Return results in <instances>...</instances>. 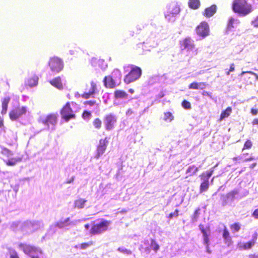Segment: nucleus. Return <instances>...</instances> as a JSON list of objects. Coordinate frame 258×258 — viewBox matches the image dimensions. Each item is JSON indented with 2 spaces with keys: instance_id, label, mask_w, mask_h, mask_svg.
<instances>
[{
  "instance_id": "f257e3e1",
  "label": "nucleus",
  "mask_w": 258,
  "mask_h": 258,
  "mask_svg": "<svg viewBox=\"0 0 258 258\" xmlns=\"http://www.w3.org/2000/svg\"><path fill=\"white\" fill-rule=\"evenodd\" d=\"M58 116V114L55 113L43 115L39 117L38 121L45 126L44 130L53 131L55 130Z\"/></svg>"
},
{
  "instance_id": "f03ea898",
  "label": "nucleus",
  "mask_w": 258,
  "mask_h": 258,
  "mask_svg": "<svg viewBox=\"0 0 258 258\" xmlns=\"http://www.w3.org/2000/svg\"><path fill=\"white\" fill-rule=\"evenodd\" d=\"M232 10L235 13L245 16L252 11V7L247 0H234Z\"/></svg>"
},
{
  "instance_id": "7ed1b4c3",
  "label": "nucleus",
  "mask_w": 258,
  "mask_h": 258,
  "mask_svg": "<svg viewBox=\"0 0 258 258\" xmlns=\"http://www.w3.org/2000/svg\"><path fill=\"white\" fill-rule=\"evenodd\" d=\"M19 248L31 258H46L41 248L32 245L20 243Z\"/></svg>"
},
{
  "instance_id": "20e7f679",
  "label": "nucleus",
  "mask_w": 258,
  "mask_h": 258,
  "mask_svg": "<svg viewBox=\"0 0 258 258\" xmlns=\"http://www.w3.org/2000/svg\"><path fill=\"white\" fill-rule=\"evenodd\" d=\"M121 79V74L119 70H113L110 76L105 77L103 80L106 87L112 88L120 84Z\"/></svg>"
},
{
  "instance_id": "39448f33",
  "label": "nucleus",
  "mask_w": 258,
  "mask_h": 258,
  "mask_svg": "<svg viewBox=\"0 0 258 258\" xmlns=\"http://www.w3.org/2000/svg\"><path fill=\"white\" fill-rule=\"evenodd\" d=\"M248 192L246 191L244 195L240 194L239 188H235L230 191L226 195H223L221 197V203L223 206L231 204L235 200L240 199L244 196H246Z\"/></svg>"
},
{
  "instance_id": "423d86ee",
  "label": "nucleus",
  "mask_w": 258,
  "mask_h": 258,
  "mask_svg": "<svg viewBox=\"0 0 258 258\" xmlns=\"http://www.w3.org/2000/svg\"><path fill=\"white\" fill-rule=\"evenodd\" d=\"M181 49L185 51L186 55L192 57L198 53L197 49L195 47L194 41L190 38H186L180 41Z\"/></svg>"
},
{
  "instance_id": "0eeeda50",
  "label": "nucleus",
  "mask_w": 258,
  "mask_h": 258,
  "mask_svg": "<svg viewBox=\"0 0 258 258\" xmlns=\"http://www.w3.org/2000/svg\"><path fill=\"white\" fill-rule=\"evenodd\" d=\"M111 224L110 221L101 219L99 222L95 223L90 229V233L93 235H99L107 230Z\"/></svg>"
},
{
  "instance_id": "6e6552de",
  "label": "nucleus",
  "mask_w": 258,
  "mask_h": 258,
  "mask_svg": "<svg viewBox=\"0 0 258 258\" xmlns=\"http://www.w3.org/2000/svg\"><path fill=\"white\" fill-rule=\"evenodd\" d=\"M113 104L115 106L124 105L127 103L129 96L125 91L116 90L114 92Z\"/></svg>"
},
{
  "instance_id": "1a4fd4ad",
  "label": "nucleus",
  "mask_w": 258,
  "mask_h": 258,
  "mask_svg": "<svg viewBox=\"0 0 258 258\" xmlns=\"http://www.w3.org/2000/svg\"><path fill=\"white\" fill-rule=\"evenodd\" d=\"M179 12V7L175 4H171L168 7L167 11L165 14V17L168 21L174 22Z\"/></svg>"
},
{
  "instance_id": "9d476101",
  "label": "nucleus",
  "mask_w": 258,
  "mask_h": 258,
  "mask_svg": "<svg viewBox=\"0 0 258 258\" xmlns=\"http://www.w3.org/2000/svg\"><path fill=\"white\" fill-rule=\"evenodd\" d=\"M141 74L142 70L140 68L134 67L130 73L125 77L124 81L125 83L129 84L139 79Z\"/></svg>"
},
{
  "instance_id": "9b49d317",
  "label": "nucleus",
  "mask_w": 258,
  "mask_h": 258,
  "mask_svg": "<svg viewBox=\"0 0 258 258\" xmlns=\"http://www.w3.org/2000/svg\"><path fill=\"white\" fill-rule=\"evenodd\" d=\"M49 66L52 72L58 73L63 68V61L57 57H53L49 60Z\"/></svg>"
},
{
  "instance_id": "f8f14e48",
  "label": "nucleus",
  "mask_w": 258,
  "mask_h": 258,
  "mask_svg": "<svg viewBox=\"0 0 258 258\" xmlns=\"http://www.w3.org/2000/svg\"><path fill=\"white\" fill-rule=\"evenodd\" d=\"M213 171V169L207 171L201 175V176L202 182L201 184L200 188V193H202L208 190L209 186V178L212 176Z\"/></svg>"
},
{
  "instance_id": "ddd939ff",
  "label": "nucleus",
  "mask_w": 258,
  "mask_h": 258,
  "mask_svg": "<svg viewBox=\"0 0 258 258\" xmlns=\"http://www.w3.org/2000/svg\"><path fill=\"white\" fill-rule=\"evenodd\" d=\"M83 221V220L80 219L71 221L70 218L61 219L59 221L57 222L58 224V229L66 228L69 229L70 228L77 225Z\"/></svg>"
},
{
  "instance_id": "4468645a",
  "label": "nucleus",
  "mask_w": 258,
  "mask_h": 258,
  "mask_svg": "<svg viewBox=\"0 0 258 258\" xmlns=\"http://www.w3.org/2000/svg\"><path fill=\"white\" fill-rule=\"evenodd\" d=\"M27 108L25 106H19L12 110L9 113L10 118L12 120H15L26 114Z\"/></svg>"
},
{
  "instance_id": "2eb2a0df",
  "label": "nucleus",
  "mask_w": 258,
  "mask_h": 258,
  "mask_svg": "<svg viewBox=\"0 0 258 258\" xmlns=\"http://www.w3.org/2000/svg\"><path fill=\"white\" fill-rule=\"evenodd\" d=\"M117 121V117L115 115L110 113L106 115L104 118V124L107 130H111L114 128Z\"/></svg>"
},
{
  "instance_id": "dca6fc26",
  "label": "nucleus",
  "mask_w": 258,
  "mask_h": 258,
  "mask_svg": "<svg viewBox=\"0 0 258 258\" xmlns=\"http://www.w3.org/2000/svg\"><path fill=\"white\" fill-rule=\"evenodd\" d=\"M60 113L62 118L66 121H68L70 119L74 118L75 116L69 103H67L61 109Z\"/></svg>"
},
{
  "instance_id": "f3484780",
  "label": "nucleus",
  "mask_w": 258,
  "mask_h": 258,
  "mask_svg": "<svg viewBox=\"0 0 258 258\" xmlns=\"http://www.w3.org/2000/svg\"><path fill=\"white\" fill-rule=\"evenodd\" d=\"M196 33L199 36L205 38L209 34V28L207 23L202 22L196 28Z\"/></svg>"
},
{
  "instance_id": "a211bd4d",
  "label": "nucleus",
  "mask_w": 258,
  "mask_h": 258,
  "mask_svg": "<svg viewBox=\"0 0 258 258\" xmlns=\"http://www.w3.org/2000/svg\"><path fill=\"white\" fill-rule=\"evenodd\" d=\"M107 144L108 141L107 138H105L104 139H101L99 141V144L97 148L96 158H98L104 153L105 151L106 150Z\"/></svg>"
},
{
  "instance_id": "6ab92c4d",
  "label": "nucleus",
  "mask_w": 258,
  "mask_h": 258,
  "mask_svg": "<svg viewBox=\"0 0 258 258\" xmlns=\"http://www.w3.org/2000/svg\"><path fill=\"white\" fill-rule=\"evenodd\" d=\"M25 226L31 227L32 228L31 230L32 233L35 230L43 228L44 224L42 221H27V223L25 225Z\"/></svg>"
},
{
  "instance_id": "aec40b11",
  "label": "nucleus",
  "mask_w": 258,
  "mask_h": 258,
  "mask_svg": "<svg viewBox=\"0 0 258 258\" xmlns=\"http://www.w3.org/2000/svg\"><path fill=\"white\" fill-rule=\"evenodd\" d=\"M160 248V245L158 242L154 239H151L150 243L149 244V247L146 248V251L149 253L151 249L153 250L155 253H156Z\"/></svg>"
},
{
  "instance_id": "412c9836",
  "label": "nucleus",
  "mask_w": 258,
  "mask_h": 258,
  "mask_svg": "<svg viewBox=\"0 0 258 258\" xmlns=\"http://www.w3.org/2000/svg\"><path fill=\"white\" fill-rule=\"evenodd\" d=\"M49 82L51 85L59 90L63 89V81L59 77L50 81Z\"/></svg>"
},
{
  "instance_id": "4be33fe9",
  "label": "nucleus",
  "mask_w": 258,
  "mask_h": 258,
  "mask_svg": "<svg viewBox=\"0 0 258 258\" xmlns=\"http://www.w3.org/2000/svg\"><path fill=\"white\" fill-rule=\"evenodd\" d=\"M239 23V21L237 19H235L233 17H230L229 19L227 28L226 32H228L229 31H231L232 28L237 26V25Z\"/></svg>"
},
{
  "instance_id": "5701e85b",
  "label": "nucleus",
  "mask_w": 258,
  "mask_h": 258,
  "mask_svg": "<svg viewBox=\"0 0 258 258\" xmlns=\"http://www.w3.org/2000/svg\"><path fill=\"white\" fill-rule=\"evenodd\" d=\"M207 85L208 84L205 82H193L189 85L188 89L203 90Z\"/></svg>"
},
{
  "instance_id": "b1692460",
  "label": "nucleus",
  "mask_w": 258,
  "mask_h": 258,
  "mask_svg": "<svg viewBox=\"0 0 258 258\" xmlns=\"http://www.w3.org/2000/svg\"><path fill=\"white\" fill-rule=\"evenodd\" d=\"M38 77L35 75L30 76L26 81V84L30 87L36 86L38 84Z\"/></svg>"
},
{
  "instance_id": "393cba45",
  "label": "nucleus",
  "mask_w": 258,
  "mask_h": 258,
  "mask_svg": "<svg viewBox=\"0 0 258 258\" xmlns=\"http://www.w3.org/2000/svg\"><path fill=\"white\" fill-rule=\"evenodd\" d=\"M97 90L96 85L93 82L91 83V87L88 92L85 93L83 95V97L86 99L89 98L91 95L95 93Z\"/></svg>"
},
{
  "instance_id": "a878e982",
  "label": "nucleus",
  "mask_w": 258,
  "mask_h": 258,
  "mask_svg": "<svg viewBox=\"0 0 258 258\" xmlns=\"http://www.w3.org/2000/svg\"><path fill=\"white\" fill-rule=\"evenodd\" d=\"M247 155L242 154L240 156H238L237 157H234L233 158V160L236 161L238 163H240V162H245L250 160H253L254 159V157H246V156Z\"/></svg>"
},
{
  "instance_id": "bb28decb",
  "label": "nucleus",
  "mask_w": 258,
  "mask_h": 258,
  "mask_svg": "<svg viewBox=\"0 0 258 258\" xmlns=\"http://www.w3.org/2000/svg\"><path fill=\"white\" fill-rule=\"evenodd\" d=\"M22 223L20 221H14L10 223V228L14 231L17 232L21 230Z\"/></svg>"
},
{
  "instance_id": "cd10ccee",
  "label": "nucleus",
  "mask_w": 258,
  "mask_h": 258,
  "mask_svg": "<svg viewBox=\"0 0 258 258\" xmlns=\"http://www.w3.org/2000/svg\"><path fill=\"white\" fill-rule=\"evenodd\" d=\"M22 158L20 157L12 158V157H10L8 158V160H4V161L8 166H14L18 162H20Z\"/></svg>"
},
{
  "instance_id": "c85d7f7f",
  "label": "nucleus",
  "mask_w": 258,
  "mask_h": 258,
  "mask_svg": "<svg viewBox=\"0 0 258 258\" xmlns=\"http://www.w3.org/2000/svg\"><path fill=\"white\" fill-rule=\"evenodd\" d=\"M216 11V6L212 5L211 7L208 8L205 10V15L207 17L212 16Z\"/></svg>"
},
{
  "instance_id": "c756f323",
  "label": "nucleus",
  "mask_w": 258,
  "mask_h": 258,
  "mask_svg": "<svg viewBox=\"0 0 258 258\" xmlns=\"http://www.w3.org/2000/svg\"><path fill=\"white\" fill-rule=\"evenodd\" d=\"M10 98L8 97H5L2 101V110L1 113L5 114L6 113L8 109V105L10 102Z\"/></svg>"
},
{
  "instance_id": "7c9ffc66",
  "label": "nucleus",
  "mask_w": 258,
  "mask_h": 258,
  "mask_svg": "<svg viewBox=\"0 0 258 258\" xmlns=\"http://www.w3.org/2000/svg\"><path fill=\"white\" fill-rule=\"evenodd\" d=\"M86 202L87 201L83 199H79L75 201L74 206L78 209H82L84 207L85 204Z\"/></svg>"
},
{
  "instance_id": "2f4dec72",
  "label": "nucleus",
  "mask_w": 258,
  "mask_h": 258,
  "mask_svg": "<svg viewBox=\"0 0 258 258\" xmlns=\"http://www.w3.org/2000/svg\"><path fill=\"white\" fill-rule=\"evenodd\" d=\"M223 237L225 241V243L229 244L231 241V237L229 235V232L225 226L224 227V229L223 230Z\"/></svg>"
},
{
  "instance_id": "473e14b6",
  "label": "nucleus",
  "mask_w": 258,
  "mask_h": 258,
  "mask_svg": "<svg viewBox=\"0 0 258 258\" xmlns=\"http://www.w3.org/2000/svg\"><path fill=\"white\" fill-rule=\"evenodd\" d=\"M198 170V168L195 165H191L188 167L186 173L188 176H191L195 174Z\"/></svg>"
},
{
  "instance_id": "72a5a7b5",
  "label": "nucleus",
  "mask_w": 258,
  "mask_h": 258,
  "mask_svg": "<svg viewBox=\"0 0 258 258\" xmlns=\"http://www.w3.org/2000/svg\"><path fill=\"white\" fill-rule=\"evenodd\" d=\"M58 228V224L57 222H56L50 226L48 233L52 235L57 231Z\"/></svg>"
},
{
  "instance_id": "f704fd0d",
  "label": "nucleus",
  "mask_w": 258,
  "mask_h": 258,
  "mask_svg": "<svg viewBox=\"0 0 258 258\" xmlns=\"http://www.w3.org/2000/svg\"><path fill=\"white\" fill-rule=\"evenodd\" d=\"M8 253L10 258H19L16 251L12 247H7Z\"/></svg>"
},
{
  "instance_id": "c9c22d12",
  "label": "nucleus",
  "mask_w": 258,
  "mask_h": 258,
  "mask_svg": "<svg viewBox=\"0 0 258 258\" xmlns=\"http://www.w3.org/2000/svg\"><path fill=\"white\" fill-rule=\"evenodd\" d=\"M174 119V116L170 112H165L164 114L163 119L167 122H171Z\"/></svg>"
},
{
  "instance_id": "e433bc0d",
  "label": "nucleus",
  "mask_w": 258,
  "mask_h": 258,
  "mask_svg": "<svg viewBox=\"0 0 258 258\" xmlns=\"http://www.w3.org/2000/svg\"><path fill=\"white\" fill-rule=\"evenodd\" d=\"M1 153L3 155L7 157L8 158H10V157H12L13 155V153L11 151L4 147L2 148Z\"/></svg>"
},
{
  "instance_id": "4c0bfd02",
  "label": "nucleus",
  "mask_w": 258,
  "mask_h": 258,
  "mask_svg": "<svg viewBox=\"0 0 258 258\" xmlns=\"http://www.w3.org/2000/svg\"><path fill=\"white\" fill-rule=\"evenodd\" d=\"M27 223V222L22 223V225L21 227V230L22 232H23L25 234H29L32 233V231L31 230V227H25V225Z\"/></svg>"
},
{
  "instance_id": "58836bf2",
  "label": "nucleus",
  "mask_w": 258,
  "mask_h": 258,
  "mask_svg": "<svg viewBox=\"0 0 258 258\" xmlns=\"http://www.w3.org/2000/svg\"><path fill=\"white\" fill-rule=\"evenodd\" d=\"M189 6L192 9H197L200 5L199 0H189Z\"/></svg>"
},
{
  "instance_id": "ea45409f",
  "label": "nucleus",
  "mask_w": 258,
  "mask_h": 258,
  "mask_svg": "<svg viewBox=\"0 0 258 258\" xmlns=\"http://www.w3.org/2000/svg\"><path fill=\"white\" fill-rule=\"evenodd\" d=\"M93 244V242L92 241H89L86 243H83L79 245L75 246V247L78 248H80L81 249H85L87 248L88 247L91 246Z\"/></svg>"
},
{
  "instance_id": "a19ab883",
  "label": "nucleus",
  "mask_w": 258,
  "mask_h": 258,
  "mask_svg": "<svg viewBox=\"0 0 258 258\" xmlns=\"http://www.w3.org/2000/svg\"><path fill=\"white\" fill-rule=\"evenodd\" d=\"M230 228L233 233L238 232L240 229V225L238 223H235L230 226Z\"/></svg>"
},
{
  "instance_id": "79ce46f5",
  "label": "nucleus",
  "mask_w": 258,
  "mask_h": 258,
  "mask_svg": "<svg viewBox=\"0 0 258 258\" xmlns=\"http://www.w3.org/2000/svg\"><path fill=\"white\" fill-rule=\"evenodd\" d=\"M255 239L256 237L253 239L252 241L244 243L243 245V248L244 249L250 248L254 245Z\"/></svg>"
},
{
  "instance_id": "37998d69",
  "label": "nucleus",
  "mask_w": 258,
  "mask_h": 258,
  "mask_svg": "<svg viewBox=\"0 0 258 258\" xmlns=\"http://www.w3.org/2000/svg\"><path fill=\"white\" fill-rule=\"evenodd\" d=\"M98 64L99 67L102 70H105L107 67V63L104 61V60L103 59H98Z\"/></svg>"
},
{
  "instance_id": "c03bdc74",
  "label": "nucleus",
  "mask_w": 258,
  "mask_h": 258,
  "mask_svg": "<svg viewBox=\"0 0 258 258\" xmlns=\"http://www.w3.org/2000/svg\"><path fill=\"white\" fill-rule=\"evenodd\" d=\"M199 229H200L201 232L203 234V238L209 237V232L204 228V227L203 225H199Z\"/></svg>"
},
{
  "instance_id": "a18cd8bd",
  "label": "nucleus",
  "mask_w": 258,
  "mask_h": 258,
  "mask_svg": "<svg viewBox=\"0 0 258 258\" xmlns=\"http://www.w3.org/2000/svg\"><path fill=\"white\" fill-rule=\"evenodd\" d=\"M231 112V108L228 107L221 114V118H224L227 117Z\"/></svg>"
},
{
  "instance_id": "49530a36",
  "label": "nucleus",
  "mask_w": 258,
  "mask_h": 258,
  "mask_svg": "<svg viewBox=\"0 0 258 258\" xmlns=\"http://www.w3.org/2000/svg\"><path fill=\"white\" fill-rule=\"evenodd\" d=\"M244 75H245L246 76V77L248 78H250L249 76H254L256 78V79L258 80V76L256 74L252 73L251 72H242L241 73L240 76H243Z\"/></svg>"
},
{
  "instance_id": "de8ad7c7",
  "label": "nucleus",
  "mask_w": 258,
  "mask_h": 258,
  "mask_svg": "<svg viewBox=\"0 0 258 258\" xmlns=\"http://www.w3.org/2000/svg\"><path fill=\"white\" fill-rule=\"evenodd\" d=\"M117 250L119 252H122V253L127 254V255L131 254L132 253V251L130 250L127 249L124 247H119Z\"/></svg>"
},
{
  "instance_id": "09e8293b",
  "label": "nucleus",
  "mask_w": 258,
  "mask_h": 258,
  "mask_svg": "<svg viewBox=\"0 0 258 258\" xmlns=\"http://www.w3.org/2000/svg\"><path fill=\"white\" fill-rule=\"evenodd\" d=\"M101 121L99 118H96L93 121V125L97 128H100L101 126Z\"/></svg>"
},
{
  "instance_id": "8fccbe9b",
  "label": "nucleus",
  "mask_w": 258,
  "mask_h": 258,
  "mask_svg": "<svg viewBox=\"0 0 258 258\" xmlns=\"http://www.w3.org/2000/svg\"><path fill=\"white\" fill-rule=\"evenodd\" d=\"M182 106L184 108L186 109H188L191 108L190 103L186 100L183 101L182 102Z\"/></svg>"
},
{
  "instance_id": "3c124183",
  "label": "nucleus",
  "mask_w": 258,
  "mask_h": 258,
  "mask_svg": "<svg viewBox=\"0 0 258 258\" xmlns=\"http://www.w3.org/2000/svg\"><path fill=\"white\" fill-rule=\"evenodd\" d=\"M252 146V143L250 140H247L244 145V149H250Z\"/></svg>"
},
{
  "instance_id": "603ef678",
  "label": "nucleus",
  "mask_w": 258,
  "mask_h": 258,
  "mask_svg": "<svg viewBox=\"0 0 258 258\" xmlns=\"http://www.w3.org/2000/svg\"><path fill=\"white\" fill-rule=\"evenodd\" d=\"M91 115V114L90 112L85 111L83 112V113L82 114V117L85 119H88L90 118Z\"/></svg>"
},
{
  "instance_id": "864d4df0",
  "label": "nucleus",
  "mask_w": 258,
  "mask_h": 258,
  "mask_svg": "<svg viewBox=\"0 0 258 258\" xmlns=\"http://www.w3.org/2000/svg\"><path fill=\"white\" fill-rule=\"evenodd\" d=\"M98 59L96 58H92L90 60L91 65L93 67H96L97 64H98Z\"/></svg>"
},
{
  "instance_id": "5fc2aeb1",
  "label": "nucleus",
  "mask_w": 258,
  "mask_h": 258,
  "mask_svg": "<svg viewBox=\"0 0 258 258\" xmlns=\"http://www.w3.org/2000/svg\"><path fill=\"white\" fill-rule=\"evenodd\" d=\"M251 25L255 27H258V16L251 21Z\"/></svg>"
},
{
  "instance_id": "6e6d98bb",
  "label": "nucleus",
  "mask_w": 258,
  "mask_h": 258,
  "mask_svg": "<svg viewBox=\"0 0 258 258\" xmlns=\"http://www.w3.org/2000/svg\"><path fill=\"white\" fill-rule=\"evenodd\" d=\"M202 95L203 96H208L211 99H212V93H211V92H207V91H204L202 92Z\"/></svg>"
},
{
  "instance_id": "4d7b16f0",
  "label": "nucleus",
  "mask_w": 258,
  "mask_h": 258,
  "mask_svg": "<svg viewBox=\"0 0 258 258\" xmlns=\"http://www.w3.org/2000/svg\"><path fill=\"white\" fill-rule=\"evenodd\" d=\"M199 211H200V210L198 209V210H196V211L195 212L194 214L193 220L197 221V219L199 216Z\"/></svg>"
},
{
  "instance_id": "13d9d810",
  "label": "nucleus",
  "mask_w": 258,
  "mask_h": 258,
  "mask_svg": "<svg viewBox=\"0 0 258 258\" xmlns=\"http://www.w3.org/2000/svg\"><path fill=\"white\" fill-rule=\"evenodd\" d=\"M134 114V111L131 108L128 109L126 112V115L128 117H131Z\"/></svg>"
},
{
  "instance_id": "bf43d9fd",
  "label": "nucleus",
  "mask_w": 258,
  "mask_h": 258,
  "mask_svg": "<svg viewBox=\"0 0 258 258\" xmlns=\"http://www.w3.org/2000/svg\"><path fill=\"white\" fill-rule=\"evenodd\" d=\"M204 239V244L206 245H209V237H205Z\"/></svg>"
},
{
  "instance_id": "052dcab7",
  "label": "nucleus",
  "mask_w": 258,
  "mask_h": 258,
  "mask_svg": "<svg viewBox=\"0 0 258 258\" xmlns=\"http://www.w3.org/2000/svg\"><path fill=\"white\" fill-rule=\"evenodd\" d=\"M252 215L256 219H258V209H255L253 214Z\"/></svg>"
},
{
  "instance_id": "680f3d73",
  "label": "nucleus",
  "mask_w": 258,
  "mask_h": 258,
  "mask_svg": "<svg viewBox=\"0 0 258 258\" xmlns=\"http://www.w3.org/2000/svg\"><path fill=\"white\" fill-rule=\"evenodd\" d=\"M234 70H235L234 64L233 63L231 64V65L230 66V69L229 70V72H232L234 71Z\"/></svg>"
},
{
  "instance_id": "e2e57ef3",
  "label": "nucleus",
  "mask_w": 258,
  "mask_h": 258,
  "mask_svg": "<svg viewBox=\"0 0 258 258\" xmlns=\"http://www.w3.org/2000/svg\"><path fill=\"white\" fill-rule=\"evenodd\" d=\"M178 211L176 210L173 213H171L170 214V217H173L174 216H177L178 215Z\"/></svg>"
},
{
  "instance_id": "0e129e2a",
  "label": "nucleus",
  "mask_w": 258,
  "mask_h": 258,
  "mask_svg": "<svg viewBox=\"0 0 258 258\" xmlns=\"http://www.w3.org/2000/svg\"><path fill=\"white\" fill-rule=\"evenodd\" d=\"M257 112H258V110L257 109H253V108L251 109V113L253 115H256Z\"/></svg>"
},
{
  "instance_id": "69168bd1",
  "label": "nucleus",
  "mask_w": 258,
  "mask_h": 258,
  "mask_svg": "<svg viewBox=\"0 0 258 258\" xmlns=\"http://www.w3.org/2000/svg\"><path fill=\"white\" fill-rule=\"evenodd\" d=\"M206 248L207 252H208L209 253H211V251L210 250L209 248V245H206Z\"/></svg>"
},
{
  "instance_id": "338daca9",
  "label": "nucleus",
  "mask_w": 258,
  "mask_h": 258,
  "mask_svg": "<svg viewBox=\"0 0 258 258\" xmlns=\"http://www.w3.org/2000/svg\"><path fill=\"white\" fill-rule=\"evenodd\" d=\"M252 124L254 125L258 124V119H257V118L254 119L252 121Z\"/></svg>"
},
{
  "instance_id": "774afa93",
  "label": "nucleus",
  "mask_w": 258,
  "mask_h": 258,
  "mask_svg": "<svg viewBox=\"0 0 258 258\" xmlns=\"http://www.w3.org/2000/svg\"><path fill=\"white\" fill-rule=\"evenodd\" d=\"M74 177H72L71 179L68 180L67 182L68 183H70L74 181Z\"/></svg>"
}]
</instances>
